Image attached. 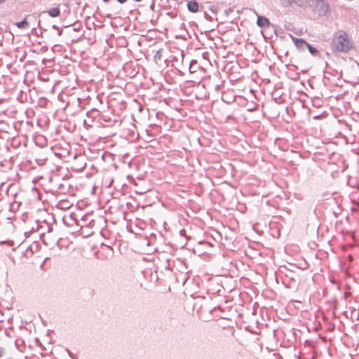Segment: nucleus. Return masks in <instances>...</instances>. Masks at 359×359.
<instances>
[{
    "label": "nucleus",
    "instance_id": "1",
    "mask_svg": "<svg viewBox=\"0 0 359 359\" xmlns=\"http://www.w3.org/2000/svg\"><path fill=\"white\" fill-rule=\"evenodd\" d=\"M332 44L334 48L341 53H347L353 46L352 41L346 32L340 30L338 31L333 39Z\"/></svg>",
    "mask_w": 359,
    "mask_h": 359
},
{
    "label": "nucleus",
    "instance_id": "2",
    "mask_svg": "<svg viewBox=\"0 0 359 359\" xmlns=\"http://www.w3.org/2000/svg\"><path fill=\"white\" fill-rule=\"evenodd\" d=\"M315 9L319 15H325L328 11L329 6L325 0H316Z\"/></svg>",
    "mask_w": 359,
    "mask_h": 359
},
{
    "label": "nucleus",
    "instance_id": "3",
    "mask_svg": "<svg viewBox=\"0 0 359 359\" xmlns=\"http://www.w3.org/2000/svg\"><path fill=\"white\" fill-rule=\"evenodd\" d=\"M283 6L287 7L292 4L298 6L303 7L306 4V0H280Z\"/></svg>",
    "mask_w": 359,
    "mask_h": 359
},
{
    "label": "nucleus",
    "instance_id": "4",
    "mask_svg": "<svg viewBox=\"0 0 359 359\" xmlns=\"http://www.w3.org/2000/svg\"><path fill=\"white\" fill-rule=\"evenodd\" d=\"M253 12L257 16V24L260 27H269L270 25L269 20L265 17L258 15L257 13L255 10H253Z\"/></svg>",
    "mask_w": 359,
    "mask_h": 359
},
{
    "label": "nucleus",
    "instance_id": "5",
    "mask_svg": "<svg viewBox=\"0 0 359 359\" xmlns=\"http://www.w3.org/2000/svg\"><path fill=\"white\" fill-rule=\"evenodd\" d=\"M292 39L298 49L304 50L307 46H309V43L302 39H297L292 36Z\"/></svg>",
    "mask_w": 359,
    "mask_h": 359
},
{
    "label": "nucleus",
    "instance_id": "6",
    "mask_svg": "<svg viewBox=\"0 0 359 359\" xmlns=\"http://www.w3.org/2000/svg\"><path fill=\"white\" fill-rule=\"evenodd\" d=\"M187 8L191 13H196L198 11V4L195 0L189 1L187 3Z\"/></svg>",
    "mask_w": 359,
    "mask_h": 359
},
{
    "label": "nucleus",
    "instance_id": "7",
    "mask_svg": "<svg viewBox=\"0 0 359 359\" xmlns=\"http://www.w3.org/2000/svg\"><path fill=\"white\" fill-rule=\"evenodd\" d=\"M47 13L50 17L55 18L60 15V10L57 7L52 8L50 10H48Z\"/></svg>",
    "mask_w": 359,
    "mask_h": 359
},
{
    "label": "nucleus",
    "instance_id": "8",
    "mask_svg": "<svg viewBox=\"0 0 359 359\" xmlns=\"http://www.w3.org/2000/svg\"><path fill=\"white\" fill-rule=\"evenodd\" d=\"M27 25V18H25L22 21L18 22L16 23V26L20 29L25 28Z\"/></svg>",
    "mask_w": 359,
    "mask_h": 359
},
{
    "label": "nucleus",
    "instance_id": "9",
    "mask_svg": "<svg viewBox=\"0 0 359 359\" xmlns=\"http://www.w3.org/2000/svg\"><path fill=\"white\" fill-rule=\"evenodd\" d=\"M307 48L313 55H316L318 53V50L316 48L311 46L309 43V46H307Z\"/></svg>",
    "mask_w": 359,
    "mask_h": 359
},
{
    "label": "nucleus",
    "instance_id": "10",
    "mask_svg": "<svg viewBox=\"0 0 359 359\" xmlns=\"http://www.w3.org/2000/svg\"><path fill=\"white\" fill-rule=\"evenodd\" d=\"M161 50H158V51L156 52V53L155 54V56H154L155 59H158V60H160V59H161Z\"/></svg>",
    "mask_w": 359,
    "mask_h": 359
},
{
    "label": "nucleus",
    "instance_id": "11",
    "mask_svg": "<svg viewBox=\"0 0 359 359\" xmlns=\"http://www.w3.org/2000/svg\"><path fill=\"white\" fill-rule=\"evenodd\" d=\"M204 15H205V18L207 20H211V18H210V16L208 14H207L206 13H204Z\"/></svg>",
    "mask_w": 359,
    "mask_h": 359
},
{
    "label": "nucleus",
    "instance_id": "12",
    "mask_svg": "<svg viewBox=\"0 0 359 359\" xmlns=\"http://www.w3.org/2000/svg\"><path fill=\"white\" fill-rule=\"evenodd\" d=\"M118 2L121 3V4H123L125 3L127 0H116Z\"/></svg>",
    "mask_w": 359,
    "mask_h": 359
},
{
    "label": "nucleus",
    "instance_id": "13",
    "mask_svg": "<svg viewBox=\"0 0 359 359\" xmlns=\"http://www.w3.org/2000/svg\"><path fill=\"white\" fill-rule=\"evenodd\" d=\"M53 29H58V27H57L56 25H53Z\"/></svg>",
    "mask_w": 359,
    "mask_h": 359
},
{
    "label": "nucleus",
    "instance_id": "14",
    "mask_svg": "<svg viewBox=\"0 0 359 359\" xmlns=\"http://www.w3.org/2000/svg\"><path fill=\"white\" fill-rule=\"evenodd\" d=\"M6 0H0V4L6 1Z\"/></svg>",
    "mask_w": 359,
    "mask_h": 359
},
{
    "label": "nucleus",
    "instance_id": "15",
    "mask_svg": "<svg viewBox=\"0 0 359 359\" xmlns=\"http://www.w3.org/2000/svg\"><path fill=\"white\" fill-rule=\"evenodd\" d=\"M58 34L61 35L62 34V31H59Z\"/></svg>",
    "mask_w": 359,
    "mask_h": 359
},
{
    "label": "nucleus",
    "instance_id": "16",
    "mask_svg": "<svg viewBox=\"0 0 359 359\" xmlns=\"http://www.w3.org/2000/svg\"><path fill=\"white\" fill-rule=\"evenodd\" d=\"M135 1H137V2H139V1H141L142 0H134Z\"/></svg>",
    "mask_w": 359,
    "mask_h": 359
},
{
    "label": "nucleus",
    "instance_id": "17",
    "mask_svg": "<svg viewBox=\"0 0 359 359\" xmlns=\"http://www.w3.org/2000/svg\"><path fill=\"white\" fill-rule=\"evenodd\" d=\"M210 11H212V12H215V11L213 10L212 8H210Z\"/></svg>",
    "mask_w": 359,
    "mask_h": 359
},
{
    "label": "nucleus",
    "instance_id": "18",
    "mask_svg": "<svg viewBox=\"0 0 359 359\" xmlns=\"http://www.w3.org/2000/svg\"><path fill=\"white\" fill-rule=\"evenodd\" d=\"M104 2H108L109 0H103Z\"/></svg>",
    "mask_w": 359,
    "mask_h": 359
}]
</instances>
